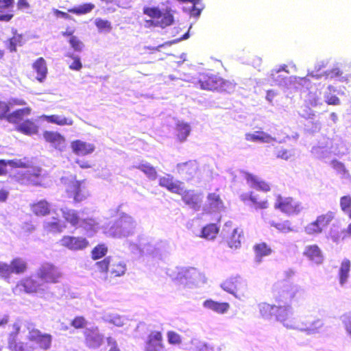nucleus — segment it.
Returning <instances> with one entry per match:
<instances>
[{
  "label": "nucleus",
  "mask_w": 351,
  "mask_h": 351,
  "mask_svg": "<svg viewBox=\"0 0 351 351\" xmlns=\"http://www.w3.org/2000/svg\"><path fill=\"white\" fill-rule=\"evenodd\" d=\"M198 84L203 90L224 93L233 92L237 85L234 80H226L219 73L213 72L201 73Z\"/></svg>",
  "instance_id": "nucleus-1"
},
{
  "label": "nucleus",
  "mask_w": 351,
  "mask_h": 351,
  "mask_svg": "<svg viewBox=\"0 0 351 351\" xmlns=\"http://www.w3.org/2000/svg\"><path fill=\"white\" fill-rule=\"evenodd\" d=\"M260 315L263 319L274 317L277 321L282 322L286 327H291L292 324L289 320L291 311L289 306H281L270 304L263 302L258 306Z\"/></svg>",
  "instance_id": "nucleus-2"
},
{
  "label": "nucleus",
  "mask_w": 351,
  "mask_h": 351,
  "mask_svg": "<svg viewBox=\"0 0 351 351\" xmlns=\"http://www.w3.org/2000/svg\"><path fill=\"white\" fill-rule=\"evenodd\" d=\"M143 12L151 18V19L145 21L146 27H160L165 28L174 22L173 14L171 9L162 11L158 7H144Z\"/></svg>",
  "instance_id": "nucleus-3"
},
{
  "label": "nucleus",
  "mask_w": 351,
  "mask_h": 351,
  "mask_svg": "<svg viewBox=\"0 0 351 351\" xmlns=\"http://www.w3.org/2000/svg\"><path fill=\"white\" fill-rule=\"evenodd\" d=\"M136 223L133 218L123 215L110 226L108 234L114 238L127 237L134 233Z\"/></svg>",
  "instance_id": "nucleus-4"
},
{
  "label": "nucleus",
  "mask_w": 351,
  "mask_h": 351,
  "mask_svg": "<svg viewBox=\"0 0 351 351\" xmlns=\"http://www.w3.org/2000/svg\"><path fill=\"white\" fill-rule=\"evenodd\" d=\"M335 215L332 211L318 215L315 220L308 223L304 227V232L308 235H317L321 234L335 219Z\"/></svg>",
  "instance_id": "nucleus-5"
},
{
  "label": "nucleus",
  "mask_w": 351,
  "mask_h": 351,
  "mask_svg": "<svg viewBox=\"0 0 351 351\" xmlns=\"http://www.w3.org/2000/svg\"><path fill=\"white\" fill-rule=\"evenodd\" d=\"M66 197L72 199L75 203L85 200L90 193L84 180H72L66 189Z\"/></svg>",
  "instance_id": "nucleus-6"
},
{
  "label": "nucleus",
  "mask_w": 351,
  "mask_h": 351,
  "mask_svg": "<svg viewBox=\"0 0 351 351\" xmlns=\"http://www.w3.org/2000/svg\"><path fill=\"white\" fill-rule=\"evenodd\" d=\"M223 239L230 248H238L241 246L243 237V230L228 221L224 224L222 230Z\"/></svg>",
  "instance_id": "nucleus-7"
},
{
  "label": "nucleus",
  "mask_w": 351,
  "mask_h": 351,
  "mask_svg": "<svg viewBox=\"0 0 351 351\" xmlns=\"http://www.w3.org/2000/svg\"><path fill=\"white\" fill-rule=\"evenodd\" d=\"M274 208L287 215H298L303 208L301 204L292 197H285L280 194L276 196Z\"/></svg>",
  "instance_id": "nucleus-8"
},
{
  "label": "nucleus",
  "mask_w": 351,
  "mask_h": 351,
  "mask_svg": "<svg viewBox=\"0 0 351 351\" xmlns=\"http://www.w3.org/2000/svg\"><path fill=\"white\" fill-rule=\"evenodd\" d=\"M41 170L33 169L18 173L12 176V179L20 185L38 186L41 185Z\"/></svg>",
  "instance_id": "nucleus-9"
},
{
  "label": "nucleus",
  "mask_w": 351,
  "mask_h": 351,
  "mask_svg": "<svg viewBox=\"0 0 351 351\" xmlns=\"http://www.w3.org/2000/svg\"><path fill=\"white\" fill-rule=\"evenodd\" d=\"M37 277L44 283H58L62 278L59 269L52 263H45L38 269Z\"/></svg>",
  "instance_id": "nucleus-10"
},
{
  "label": "nucleus",
  "mask_w": 351,
  "mask_h": 351,
  "mask_svg": "<svg viewBox=\"0 0 351 351\" xmlns=\"http://www.w3.org/2000/svg\"><path fill=\"white\" fill-rule=\"evenodd\" d=\"M60 245L71 251H80L89 245L88 241L82 237L64 235L60 240Z\"/></svg>",
  "instance_id": "nucleus-11"
},
{
  "label": "nucleus",
  "mask_w": 351,
  "mask_h": 351,
  "mask_svg": "<svg viewBox=\"0 0 351 351\" xmlns=\"http://www.w3.org/2000/svg\"><path fill=\"white\" fill-rule=\"evenodd\" d=\"M165 344L163 343V336L160 331L153 330L147 337L145 341V351H163Z\"/></svg>",
  "instance_id": "nucleus-12"
},
{
  "label": "nucleus",
  "mask_w": 351,
  "mask_h": 351,
  "mask_svg": "<svg viewBox=\"0 0 351 351\" xmlns=\"http://www.w3.org/2000/svg\"><path fill=\"white\" fill-rule=\"evenodd\" d=\"M181 195L183 202L190 208L194 210H199L202 204V198L200 193H195L194 190H184L178 193Z\"/></svg>",
  "instance_id": "nucleus-13"
},
{
  "label": "nucleus",
  "mask_w": 351,
  "mask_h": 351,
  "mask_svg": "<svg viewBox=\"0 0 351 351\" xmlns=\"http://www.w3.org/2000/svg\"><path fill=\"white\" fill-rule=\"evenodd\" d=\"M240 199L244 204H250L256 210L267 209L269 206L267 199H259L252 191L242 193L240 195Z\"/></svg>",
  "instance_id": "nucleus-14"
},
{
  "label": "nucleus",
  "mask_w": 351,
  "mask_h": 351,
  "mask_svg": "<svg viewBox=\"0 0 351 351\" xmlns=\"http://www.w3.org/2000/svg\"><path fill=\"white\" fill-rule=\"evenodd\" d=\"M12 330L8 335V348L10 351H26L25 345L20 341L18 335L21 330V326L18 323L12 326Z\"/></svg>",
  "instance_id": "nucleus-15"
},
{
  "label": "nucleus",
  "mask_w": 351,
  "mask_h": 351,
  "mask_svg": "<svg viewBox=\"0 0 351 351\" xmlns=\"http://www.w3.org/2000/svg\"><path fill=\"white\" fill-rule=\"evenodd\" d=\"M158 184L173 193L178 194L183 192L182 182L175 180L173 176L171 174H165L160 177L158 180Z\"/></svg>",
  "instance_id": "nucleus-16"
},
{
  "label": "nucleus",
  "mask_w": 351,
  "mask_h": 351,
  "mask_svg": "<svg viewBox=\"0 0 351 351\" xmlns=\"http://www.w3.org/2000/svg\"><path fill=\"white\" fill-rule=\"evenodd\" d=\"M221 288L237 297L238 293H241L245 287V282L239 277H232L225 280L221 285Z\"/></svg>",
  "instance_id": "nucleus-17"
},
{
  "label": "nucleus",
  "mask_w": 351,
  "mask_h": 351,
  "mask_svg": "<svg viewBox=\"0 0 351 351\" xmlns=\"http://www.w3.org/2000/svg\"><path fill=\"white\" fill-rule=\"evenodd\" d=\"M9 278L12 274L21 275L26 273L28 270L27 261L19 256L13 258L10 264H8Z\"/></svg>",
  "instance_id": "nucleus-18"
},
{
  "label": "nucleus",
  "mask_w": 351,
  "mask_h": 351,
  "mask_svg": "<svg viewBox=\"0 0 351 351\" xmlns=\"http://www.w3.org/2000/svg\"><path fill=\"white\" fill-rule=\"evenodd\" d=\"M348 213L350 218H351V209L348 210V212H346ZM330 238L335 242H339L340 241H343L347 238L351 237V223L348 225L347 228H340L339 226L333 225L330 230L329 232Z\"/></svg>",
  "instance_id": "nucleus-19"
},
{
  "label": "nucleus",
  "mask_w": 351,
  "mask_h": 351,
  "mask_svg": "<svg viewBox=\"0 0 351 351\" xmlns=\"http://www.w3.org/2000/svg\"><path fill=\"white\" fill-rule=\"evenodd\" d=\"M43 135L45 141L50 143L55 149L62 151L65 147V138L59 132L45 131Z\"/></svg>",
  "instance_id": "nucleus-20"
},
{
  "label": "nucleus",
  "mask_w": 351,
  "mask_h": 351,
  "mask_svg": "<svg viewBox=\"0 0 351 351\" xmlns=\"http://www.w3.org/2000/svg\"><path fill=\"white\" fill-rule=\"evenodd\" d=\"M303 256L317 265L322 263L324 261L322 252L316 244L306 245L303 251Z\"/></svg>",
  "instance_id": "nucleus-21"
},
{
  "label": "nucleus",
  "mask_w": 351,
  "mask_h": 351,
  "mask_svg": "<svg viewBox=\"0 0 351 351\" xmlns=\"http://www.w3.org/2000/svg\"><path fill=\"white\" fill-rule=\"evenodd\" d=\"M71 147L73 152L78 156H86L92 154L95 146L81 140H75L71 143Z\"/></svg>",
  "instance_id": "nucleus-22"
},
{
  "label": "nucleus",
  "mask_w": 351,
  "mask_h": 351,
  "mask_svg": "<svg viewBox=\"0 0 351 351\" xmlns=\"http://www.w3.org/2000/svg\"><path fill=\"white\" fill-rule=\"evenodd\" d=\"M176 169L179 174L191 178L198 170V166L196 161L189 160L178 164Z\"/></svg>",
  "instance_id": "nucleus-23"
},
{
  "label": "nucleus",
  "mask_w": 351,
  "mask_h": 351,
  "mask_svg": "<svg viewBox=\"0 0 351 351\" xmlns=\"http://www.w3.org/2000/svg\"><path fill=\"white\" fill-rule=\"evenodd\" d=\"M245 180L250 187L263 192H269L271 190V185L269 182L258 178L257 176L247 173Z\"/></svg>",
  "instance_id": "nucleus-24"
},
{
  "label": "nucleus",
  "mask_w": 351,
  "mask_h": 351,
  "mask_svg": "<svg viewBox=\"0 0 351 351\" xmlns=\"http://www.w3.org/2000/svg\"><path fill=\"white\" fill-rule=\"evenodd\" d=\"M30 209L32 213L36 216L44 217L49 215L51 212V206L47 200L42 199L31 204Z\"/></svg>",
  "instance_id": "nucleus-25"
},
{
  "label": "nucleus",
  "mask_w": 351,
  "mask_h": 351,
  "mask_svg": "<svg viewBox=\"0 0 351 351\" xmlns=\"http://www.w3.org/2000/svg\"><path fill=\"white\" fill-rule=\"evenodd\" d=\"M32 68L36 73V80L39 82H44L48 73L45 60L43 57L38 58L33 62Z\"/></svg>",
  "instance_id": "nucleus-26"
},
{
  "label": "nucleus",
  "mask_w": 351,
  "mask_h": 351,
  "mask_svg": "<svg viewBox=\"0 0 351 351\" xmlns=\"http://www.w3.org/2000/svg\"><path fill=\"white\" fill-rule=\"evenodd\" d=\"M32 108L30 107H25L16 109L12 112H9L7 121L10 123L17 124L20 123L25 117H27L32 113Z\"/></svg>",
  "instance_id": "nucleus-27"
},
{
  "label": "nucleus",
  "mask_w": 351,
  "mask_h": 351,
  "mask_svg": "<svg viewBox=\"0 0 351 351\" xmlns=\"http://www.w3.org/2000/svg\"><path fill=\"white\" fill-rule=\"evenodd\" d=\"M16 130L25 135L32 136L37 134L39 127L32 119H26L16 127Z\"/></svg>",
  "instance_id": "nucleus-28"
},
{
  "label": "nucleus",
  "mask_w": 351,
  "mask_h": 351,
  "mask_svg": "<svg viewBox=\"0 0 351 351\" xmlns=\"http://www.w3.org/2000/svg\"><path fill=\"white\" fill-rule=\"evenodd\" d=\"M204 308L211 310L219 314L226 313L230 308V304L228 302H219L211 299L205 300L203 303Z\"/></svg>",
  "instance_id": "nucleus-29"
},
{
  "label": "nucleus",
  "mask_w": 351,
  "mask_h": 351,
  "mask_svg": "<svg viewBox=\"0 0 351 351\" xmlns=\"http://www.w3.org/2000/svg\"><path fill=\"white\" fill-rule=\"evenodd\" d=\"M40 118L47 123L60 126L72 125L73 124V120L71 118L62 117L58 114H43L40 117Z\"/></svg>",
  "instance_id": "nucleus-30"
},
{
  "label": "nucleus",
  "mask_w": 351,
  "mask_h": 351,
  "mask_svg": "<svg viewBox=\"0 0 351 351\" xmlns=\"http://www.w3.org/2000/svg\"><path fill=\"white\" fill-rule=\"evenodd\" d=\"M253 250L255 254V258L257 262L260 263L263 257L271 254L272 249L265 242H261L253 246Z\"/></svg>",
  "instance_id": "nucleus-31"
},
{
  "label": "nucleus",
  "mask_w": 351,
  "mask_h": 351,
  "mask_svg": "<svg viewBox=\"0 0 351 351\" xmlns=\"http://www.w3.org/2000/svg\"><path fill=\"white\" fill-rule=\"evenodd\" d=\"M30 340L35 342L38 348L47 350L51 346V337L50 335L36 332L31 335Z\"/></svg>",
  "instance_id": "nucleus-32"
},
{
  "label": "nucleus",
  "mask_w": 351,
  "mask_h": 351,
  "mask_svg": "<svg viewBox=\"0 0 351 351\" xmlns=\"http://www.w3.org/2000/svg\"><path fill=\"white\" fill-rule=\"evenodd\" d=\"M247 141L252 142L270 143L274 138L268 134L263 131H256L254 133H247L245 134Z\"/></svg>",
  "instance_id": "nucleus-33"
},
{
  "label": "nucleus",
  "mask_w": 351,
  "mask_h": 351,
  "mask_svg": "<svg viewBox=\"0 0 351 351\" xmlns=\"http://www.w3.org/2000/svg\"><path fill=\"white\" fill-rule=\"evenodd\" d=\"M19 285L22 286L24 291L28 293L37 292L40 287V285L32 277L23 279L21 280Z\"/></svg>",
  "instance_id": "nucleus-34"
},
{
  "label": "nucleus",
  "mask_w": 351,
  "mask_h": 351,
  "mask_svg": "<svg viewBox=\"0 0 351 351\" xmlns=\"http://www.w3.org/2000/svg\"><path fill=\"white\" fill-rule=\"evenodd\" d=\"M85 341L90 347H97L102 342V337L95 331L87 330L85 332Z\"/></svg>",
  "instance_id": "nucleus-35"
},
{
  "label": "nucleus",
  "mask_w": 351,
  "mask_h": 351,
  "mask_svg": "<svg viewBox=\"0 0 351 351\" xmlns=\"http://www.w3.org/2000/svg\"><path fill=\"white\" fill-rule=\"evenodd\" d=\"M64 219L73 226H77L81 221L78 213L73 209H65L62 210Z\"/></svg>",
  "instance_id": "nucleus-36"
},
{
  "label": "nucleus",
  "mask_w": 351,
  "mask_h": 351,
  "mask_svg": "<svg viewBox=\"0 0 351 351\" xmlns=\"http://www.w3.org/2000/svg\"><path fill=\"white\" fill-rule=\"evenodd\" d=\"M350 267L351 263L350 260L345 258L342 261L339 270V278L341 285H343L347 281L350 271Z\"/></svg>",
  "instance_id": "nucleus-37"
},
{
  "label": "nucleus",
  "mask_w": 351,
  "mask_h": 351,
  "mask_svg": "<svg viewBox=\"0 0 351 351\" xmlns=\"http://www.w3.org/2000/svg\"><path fill=\"white\" fill-rule=\"evenodd\" d=\"M25 43L23 36L20 34L14 33L13 36L8 40L7 49L10 52H15L17 46H22Z\"/></svg>",
  "instance_id": "nucleus-38"
},
{
  "label": "nucleus",
  "mask_w": 351,
  "mask_h": 351,
  "mask_svg": "<svg viewBox=\"0 0 351 351\" xmlns=\"http://www.w3.org/2000/svg\"><path fill=\"white\" fill-rule=\"evenodd\" d=\"M126 271V266L125 265L118 260L112 261L110 263V274L114 277H119L123 276Z\"/></svg>",
  "instance_id": "nucleus-39"
},
{
  "label": "nucleus",
  "mask_w": 351,
  "mask_h": 351,
  "mask_svg": "<svg viewBox=\"0 0 351 351\" xmlns=\"http://www.w3.org/2000/svg\"><path fill=\"white\" fill-rule=\"evenodd\" d=\"M219 229L214 223L205 226L201 232V237L206 239H213L216 237Z\"/></svg>",
  "instance_id": "nucleus-40"
},
{
  "label": "nucleus",
  "mask_w": 351,
  "mask_h": 351,
  "mask_svg": "<svg viewBox=\"0 0 351 351\" xmlns=\"http://www.w3.org/2000/svg\"><path fill=\"white\" fill-rule=\"evenodd\" d=\"M95 8V5L93 3H86L77 7L69 8L68 12L77 15H82L90 12Z\"/></svg>",
  "instance_id": "nucleus-41"
},
{
  "label": "nucleus",
  "mask_w": 351,
  "mask_h": 351,
  "mask_svg": "<svg viewBox=\"0 0 351 351\" xmlns=\"http://www.w3.org/2000/svg\"><path fill=\"white\" fill-rule=\"evenodd\" d=\"M176 136L180 141H185L190 134V126L185 123H178L176 125Z\"/></svg>",
  "instance_id": "nucleus-42"
},
{
  "label": "nucleus",
  "mask_w": 351,
  "mask_h": 351,
  "mask_svg": "<svg viewBox=\"0 0 351 351\" xmlns=\"http://www.w3.org/2000/svg\"><path fill=\"white\" fill-rule=\"evenodd\" d=\"M108 250V247L104 243L97 245L91 250L92 259L95 261L101 258L106 255Z\"/></svg>",
  "instance_id": "nucleus-43"
},
{
  "label": "nucleus",
  "mask_w": 351,
  "mask_h": 351,
  "mask_svg": "<svg viewBox=\"0 0 351 351\" xmlns=\"http://www.w3.org/2000/svg\"><path fill=\"white\" fill-rule=\"evenodd\" d=\"M136 168L143 172L151 180H155L157 178L156 170L149 164H140Z\"/></svg>",
  "instance_id": "nucleus-44"
},
{
  "label": "nucleus",
  "mask_w": 351,
  "mask_h": 351,
  "mask_svg": "<svg viewBox=\"0 0 351 351\" xmlns=\"http://www.w3.org/2000/svg\"><path fill=\"white\" fill-rule=\"evenodd\" d=\"M46 229L52 232H60L62 231L65 226L62 223L60 219H54L53 221H49L45 225Z\"/></svg>",
  "instance_id": "nucleus-45"
},
{
  "label": "nucleus",
  "mask_w": 351,
  "mask_h": 351,
  "mask_svg": "<svg viewBox=\"0 0 351 351\" xmlns=\"http://www.w3.org/2000/svg\"><path fill=\"white\" fill-rule=\"evenodd\" d=\"M112 258L110 256H107L101 261H97L95 265L99 272L107 274L110 267Z\"/></svg>",
  "instance_id": "nucleus-46"
},
{
  "label": "nucleus",
  "mask_w": 351,
  "mask_h": 351,
  "mask_svg": "<svg viewBox=\"0 0 351 351\" xmlns=\"http://www.w3.org/2000/svg\"><path fill=\"white\" fill-rule=\"evenodd\" d=\"M271 225L282 233H287L293 231L291 222L288 220L282 222H271Z\"/></svg>",
  "instance_id": "nucleus-47"
},
{
  "label": "nucleus",
  "mask_w": 351,
  "mask_h": 351,
  "mask_svg": "<svg viewBox=\"0 0 351 351\" xmlns=\"http://www.w3.org/2000/svg\"><path fill=\"white\" fill-rule=\"evenodd\" d=\"M298 290L293 287L282 289L279 295L280 298H284L286 301L291 302L295 298Z\"/></svg>",
  "instance_id": "nucleus-48"
},
{
  "label": "nucleus",
  "mask_w": 351,
  "mask_h": 351,
  "mask_svg": "<svg viewBox=\"0 0 351 351\" xmlns=\"http://www.w3.org/2000/svg\"><path fill=\"white\" fill-rule=\"evenodd\" d=\"M66 56L71 58L73 61L69 65V68L73 71H80L82 68V64L81 62L80 57L75 56L73 53H68Z\"/></svg>",
  "instance_id": "nucleus-49"
},
{
  "label": "nucleus",
  "mask_w": 351,
  "mask_h": 351,
  "mask_svg": "<svg viewBox=\"0 0 351 351\" xmlns=\"http://www.w3.org/2000/svg\"><path fill=\"white\" fill-rule=\"evenodd\" d=\"M167 337L168 343L171 345H180L182 342V337L175 331H168Z\"/></svg>",
  "instance_id": "nucleus-50"
},
{
  "label": "nucleus",
  "mask_w": 351,
  "mask_h": 351,
  "mask_svg": "<svg viewBox=\"0 0 351 351\" xmlns=\"http://www.w3.org/2000/svg\"><path fill=\"white\" fill-rule=\"evenodd\" d=\"M340 207L343 212H348L351 209V196L344 195L340 198Z\"/></svg>",
  "instance_id": "nucleus-51"
},
{
  "label": "nucleus",
  "mask_w": 351,
  "mask_h": 351,
  "mask_svg": "<svg viewBox=\"0 0 351 351\" xmlns=\"http://www.w3.org/2000/svg\"><path fill=\"white\" fill-rule=\"evenodd\" d=\"M69 43L72 49L75 51H81L84 47L83 43L76 36L70 38Z\"/></svg>",
  "instance_id": "nucleus-52"
},
{
  "label": "nucleus",
  "mask_w": 351,
  "mask_h": 351,
  "mask_svg": "<svg viewBox=\"0 0 351 351\" xmlns=\"http://www.w3.org/2000/svg\"><path fill=\"white\" fill-rule=\"evenodd\" d=\"M207 198L210 205L219 206H221L223 204L220 195L215 193H209L207 196Z\"/></svg>",
  "instance_id": "nucleus-53"
},
{
  "label": "nucleus",
  "mask_w": 351,
  "mask_h": 351,
  "mask_svg": "<svg viewBox=\"0 0 351 351\" xmlns=\"http://www.w3.org/2000/svg\"><path fill=\"white\" fill-rule=\"evenodd\" d=\"M10 111L9 104L0 100V120H7Z\"/></svg>",
  "instance_id": "nucleus-54"
},
{
  "label": "nucleus",
  "mask_w": 351,
  "mask_h": 351,
  "mask_svg": "<svg viewBox=\"0 0 351 351\" xmlns=\"http://www.w3.org/2000/svg\"><path fill=\"white\" fill-rule=\"evenodd\" d=\"M95 25L100 30L110 31L112 29L111 23L108 21L101 19H96Z\"/></svg>",
  "instance_id": "nucleus-55"
},
{
  "label": "nucleus",
  "mask_w": 351,
  "mask_h": 351,
  "mask_svg": "<svg viewBox=\"0 0 351 351\" xmlns=\"http://www.w3.org/2000/svg\"><path fill=\"white\" fill-rule=\"evenodd\" d=\"M325 102L328 105L338 106L341 101L339 97L336 95H332L330 93H326L324 95Z\"/></svg>",
  "instance_id": "nucleus-56"
},
{
  "label": "nucleus",
  "mask_w": 351,
  "mask_h": 351,
  "mask_svg": "<svg viewBox=\"0 0 351 351\" xmlns=\"http://www.w3.org/2000/svg\"><path fill=\"white\" fill-rule=\"evenodd\" d=\"M86 322L82 316L75 317L71 322V326L75 328H82L85 326Z\"/></svg>",
  "instance_id": "nucleus-57"
},
{
  "label": "nucleus",
  "mask_w": 351,
  "mask_h": 351,
  "mask_svg": "<svg viewBox=\"0 0 351 351\" xmlns=\"http://www.w3.org/2000/svg\"><path fill=\"white\" fill-rule=\"evenodd\" d=\"M6 167L8 165H10L14 168H25L27 167V165L25 162H23L21 160H5Z\"/></svg>",
  "instance_id": "nucleus-58"
},
{
  "label": "nucleus",
  "mask_w": 351,
  "mask_h": 351,
  "mask_svg": "<svg viewBox=\"0 0 351 351\" xmlns=\"http://www.w3.org/2000/svg\"><path fill=\"white\" fill-rule=\"evenodd\" d=\"M81 222H82L81 226L84 228L87 229V230H92L97 225L95 220L93 218L84 219L82 220Z\"/></svg>",
  "instance_id": "nucleus-59"
},
{
  "label": "nucleus",
  "mask_w": 351,
  "mask_h": 351,
  "mask_svg": "<svg viewBox=\"0 0 351 351\" xmlns=\"http://www.w3.org/2000/svg\"><path fill=\"white\" fill-rule=\"evenodd\" d=\"M8 264L0 262V277L4 279H9Z\"/></svg>",
  "instance_id": "nucleus-60"
},
{
  "label": "nucleus",
  "mask_w": 351,
  "mask_h": 351,
  "mask_svg": "<svg viewBox=\"0 0 351 351\" xmlns=\"http://www.w3.org/2000/svg\"><path fill=\"white\" fill-rule=\"evenodd\" d=\"M8 104L10 108L16 106H25L27 103L23 99L12 98L10 99Z\"/></svg>",
  "instance_id": "nucleus-61"
},
{
  "label": "nucleus",
  "mask_w": 351,
  "mask_h": 351,
  "mask_svg": "<svg viewBox=\"0 0 351 351\" xmlns=\"http://www.w3.org/2000/svg\"><path fill=\"white\" fill-rule=\"evenodd\" d=\"M343 322L346 331L351 337V313L344 316Z\"/></svg>",
  "instance_id": "nucleus-62"
},
{
  "label": "nucleus",
  "mask_w": 351,
  "mask_h": 351,
  "mask_svg": "<svg viewBox=\"0 0 351 351\" xmlns=\"http://www.w3.org/2000/svg\"><path fill=\"white\" fill-rule=\"evenodd\" d=\"M53 13L56 17H61L64 19L71 20L72 19L71 16L66 12L59 10L58 9H53Z\"/></svg>",
  "instance_id": "nucleus-63"
},
{
  "label": "nucleus",
  "mask_w": 351,
  "mask_h": 351,
  "mask_svg": "<svg viewBox=\"0 0 351 351\" xmlns=\"http://www.w3.org/2000/svg\"><path fill=\"white\" fill-rule=\"evenodd\" d=\"M276 157L285 160H287L289 158V153L287 149L278 150L276 153Z\"/></svg>",
  "instance_id": "nucleus-64"
}]
</instances>
